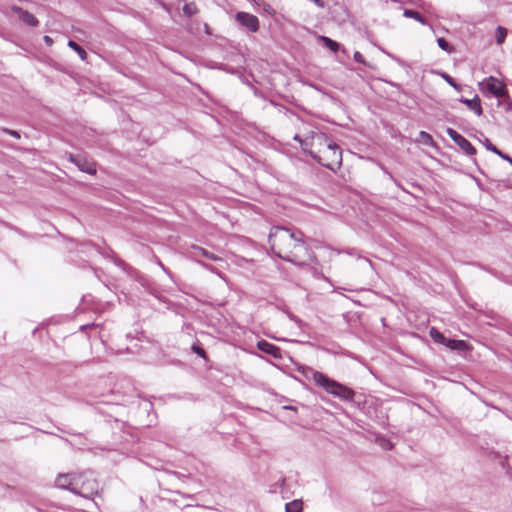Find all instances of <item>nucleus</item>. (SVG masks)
I'll return each instance as SVG.
<instances>
[{"instance_id":"16","label":"nucleus","mask_w":512,"mask_h":512,"mask_svg":"<svg viewBox=\"0 0 512 512\" xmlns=\"http://www.w3.org/2000/svg\"><path fill=\"white\" fill-rule=\"evenodd\" d=\"M456 144L466 153L469 155H472L475 153V148L472 146V144L464 137L460 138L459 141L456 142Z\"/></svg>"},{"instance_id":"13","label":"nucleus","mask_w":512,"mask_h":512,"mask_svg":"<svg viewBox=\"0 0 512 512\" xmlns=\"http://www.w3.org/2000/svg\"><path fill=\"white\" fill-rule=\"evenodd\" d=\"M192 255L194 257H198V256H204L206 258H209L213 261H218L220 260V258L218 256H216L215 254H212L210 252H208L207 250L201 248V247H193V252H192Z\"/></svg>"},{"instance_id":"5","label":"nucleus","mask_w":512,"mask_h":512,"mask_svg":"<svg viewBox=\"0 0 512 512\" xmlns=\"http://www.w3.org/2000/svg\"><path fill=\"white\" fill-rule=\"evenodd\" d=\"M316 160L326 168L335 171L342 163V151L338 145L331 141Z\"/></svg>"},{"instance_id":"17","label":"nucleus","mask_w":512,"mask_h":512,"mask_svg":"<svg viewBox=\"0 0 512 512\" xmlns=\"http://www.w3.org/2000/svg\"><path fill=\"white\" fill-rule=\"evenodd\" d=\"M418 143L424 144L426 146H433L434 141L431 135L425 131H421L416 140Z\"/></svg>"},{"instance_id":"14","label":"nucleus","mask_w":512,"mask_h":512,"mask_svg":"<svg viewBox=\"0 0 512 512\" xmlns=\"http://www.w3.org/2000/svg\"><path fill=\"white\" fill-rule=\"evenodd\" d=\"M318 40L321 41L332 52H337L339 50L340 45L329 37L321 35L318 36Z\"/></svg>"},{"instance_id":"9","label":"nucleus","mask_w":512,"mask_h":512,"mask_svg":"<svg viewBox=\"0 0 512 512\" xmlns=\"http://www.w3.org/2000/svg\"><path fill=\"white\" fill-rule=\"evenodd\" d=\"M14 11L17 14L18 18L20 20H22L24 23H26L27 25H29V26H37L38 25V20L30 12L25 11L21 8H15Z\"/></svg>"},{"instance_id":"3","label":"nucleus","mask_w":512,"mask_h":512,"mask_svg":"<svg viewBox=\"0 0 512 512\" xmlns=\"http://www.w3.org/2000/svg\"><path fill=\"white\" fill-rule=\"evenodd\" d=\"M72 493L84 498H92L98 493V483L91 472L76 474Z\"/></svg>"},{"instance_id":"22","label":"nucleus","mask_w":512,"mask_h":512,"mask_svg":"<svg viewBox=\"0 0 512 512\" xmlns=\"http://www.w3.org/2000/svg\"><path fill=\"white\" fill-rule=\"evenodd\" d=\"M403 14L407 18H413L422 24L425 23L424 18L417 11L406 9V10H404Z\"/></svg>"},{"instance_id":"1","label":"nucleus","mask_w":512,"mask_h":512,"mask_svg":"<svg viewBox=\"0 0 512 512\" xmlns=\"http://www.w3.org/2000/svg\"><path fill=\"white\" fill-rule=\"evenodd\" d=\"M272 251L278 257L298 266H306L315 261V256L303 240V233L292 232L284 227H274L269 234Z\"/></svg>"},{"instance_id":"26","label":"nucleus","mask_w":512,"mask_h":512,"mask_svg":"<svg viewBox=\"0 0 512 512\" xmlns=\"http://www.w3.org/2000/svg\"><path fill=\"white\" fill-rule=\"evenodd\" d=\"M447 134L455 141V143L457 141H459L460 138L463 137L462 135H460L458 132H456L455 130H453L451 128L447 129Z\"/></svg>"},{"instance_id":"20","label":"nucleus","mask_w":512,"mask_h":512,"mask_svg":"<svg viewBox=\"0 0 512 512\" xmlns=\"http://www.w3.org/2000/svg\"><path fill=\"white\" fill-rule=\"evenodd\" d=\"M485 146L488 150L494 152L495 154L500 156L502 159L512 162V159L508 155H506V154L502 153L500 150H498L488 139H486V141H485Z\"/></svg>"},{"instance_id":"10","label":"nucleus","mask_w":512,"mask_h":512,"mask_svg":"<svg viewBox=\"0 0 512 512\" xmlns=\"http://www.w3.org/2000/svg\"><path fill=\"white\" fill-rule=\"evenodd\" d=\"M460 101L462 103H464L476 115H478V116L482 115L483 109L481 107L480 98L477 95H475V97L473 99L462 98Z\"/></svg>"},{"instance_id":"28","label":"nucleus","mask_w":512,"mask_h":512,"mask_svg":"<svg viewBox=\"0 0 512 512\" xmlns=\"http://www.w3.org/2000/svg\"><path fill=\"white\" fill-rule=\"evenodd\" d=\"M44 42L46 45L51 46L53 44V39L49 36H44Z\"/></svg>"},{"instance_id":"4","label":"nucleus","mask_w":512,"mask_h":512,"mask_svg":"<svg viewBox=\"0 0 512 512\" xmlns=\"http://www.w3.org/2000/svg\"><path fill=\"white\" fill-rule=\"evenodd\" d=\"M295 139L301 143L303 150L307 151L315 160L331 142L325 134L320 132H312L304 140H300L296 135Z\"/></svg>"},{"instance_id":"24","label":"nucleus","mask_w":512,"mask_h":512,"mask_svg":"<svg viewBox=\"0 0 512 512\" xmlns=\"http://www.w3.org/2000/svg\"><path fill=\"white\" fill-rule=\"evenodd\" d=\"M183 13L190 17L197 13V6L194 3H187L183 7Z\"/></svg>"},{"instance_id":"7","label":"nucleus","mask_w":512,"mask_h":512,"mask_svg":"<svg viewBox=\"0 0 512 512\" xmlns=\"http://www.w3.org/2000/svg\"><path fill=\"white\" fill-rule=\"evenodd\" d=\"M237 20L251 32H256L259 28L258 18L246 12H239L236 15Z\"/></svg>"},{"instance_id":"6","label":"nucleus","mask_w":512,"mask_h":512,"mask_svg":"<svg viewBox=\"0 0 512 512\" xmlns=\"http://www.w3.org/2000/svg\"><path fill=\"white\" fill-rule=\"evenodd\" d=\"M479 90L487 95L494 96L498 99H502L507 96V88L503 81L499 80L496 77L489 76L479 82L478 84Z\"/></svg>"},{"instance_id":"23","label":"nucleus","mask_w":512,"mask_h":512,"mask_svg":"<svg viewBox=\"0 0 512 512\" xmlns=\"http://www.w3.org/2000/svg\"><path fill=\"white\" fill-rule=\"evenodd\" d=\"M430 336L433 338V340L435 342L442 343V344H445V342H446V338L444 337V335L440 331H438L436 328L430 329Z\"/></svg>"},{"instance_id":"18","label":"nucleus","mask_w":512,"mask_h":512,"mask_svg":"<svg viewBox=\"0 0 512 512\" xmlns=\"http://www.w3.org/2000/svg\"><path fill=\"white\" fill-rule=\"evenodd\" d=\"M68 46L79 55L81 60H83V61L86 60V58H87L86 51L82 47H80L76 42H74L73 40H69Z\"/></svg>"},{"instance_id":"8","label":"nucleus","mask_w":512,"mask_h":512,"mask_svg":"<svg viewBox=\"0 0 512 512\" xmlns=\"http://www.w3.org/2000/svg\"><path fill=\"white\" fill-rule=\"evenodd\" d=\"M76 474L75 473H67V474H59L55 480V485L61 489H68L72 492V488L74 487Z\"/></svg>"},{"instance_id":"30","label":"nucleus","mask_w":512,"mask_h":512,"mask_svg":"<svg viewBox=\"0 0 512 512\" xmlns=\"http://www.w3.org/2000/svg\"><path fill=\"white\" fill-rule=\"evenodd\" d=\"M6 132L9 133L10 135L14 136V137H17V138L20 137L19 134L16 131H14V130H6Z\"/></svg>"},{"instance_id":"15","label":"nucleus","mask_w":512,"mask_h":512,"mask_svg":"<svg viewBox=\"0 0 512 512\" xmlns=\"http://www.w3.org/2000/svg\"><path fill=\"white\" fill-rule=\"evenodd\" d=\"M448 348L452 350H464L467 347V344L463 340H454V339H446V342L444 344Z\"/></svg>"},{"instance_id":"12","label":"nucleus","mask_w":512,"mask_h":512,"mask_svg":"<svg viewBox=\"0 0 512 512\" xmlns=\"http://www.w3.org/2000/svg\"><path fill=\"white\" fill-rule=\"evenodd\" d=\"M73 161L76 163V165L80 168V170L86 172V173H89V174H95L96 173V168L94 166L93 163H89L85 160H75L73 159Z\"/></svg>"},{"instance_id":"25","label":"nucleus","mask_w":512,"mask_h":512,"mask_svg":"<svg viewBox=\"0 0 512 512\" xmlns=\"http://www.w3.org/2000/svg\"><path fill=\"white\" fill-rule=\"evenodd\" d=\"M437 43H438V46L442 50L447 51V52L450 51V46H449L448 42L444 38H438Z\"/></svg>"},{"instance_id":"21","label":"nucleus","mask_w":512,"mask_h":512,"mask_svg":"<svg viewBox=\"0 0 512 512\" xmlns=\"http://www.w3.org/2000/svg\"><path fill=\"white\" fill-rule=\"evenodd\" d=\"M286 512H301L302 510V502L299 500H294L290 503H287L285 506Z\"/></svg>"},{"instance_id":"11","label":"nucleus","mask_w":512,"mask_h":512,"mask_svg":"<svg viewBox=\"0 0 512 512\" xmlns=\"http://www.w3.org/2000/svg\"><path fill=\"white\" fill-rule=\"evenodd\" d=\"M258 348L265 352V353H268L270 355H273V356H276L277 353L279 352V348L276 347L275 345L265 341V340H262V341H259L258 342Z\"/></svg>"},{"instance_id":"2","label":"nucleus","mask_w":512,"mask_h":512,"mask_svg":"<svg viewBox=\"0 0 512 512\" xmlns=\"http://www.w3.org/2000/svg\"><path fill=\"white\" fill-rule=\"evenodd\" d=\"M313 381L322 387L327 393L332 394L343 400H351L354 397V391L341 383H338L321 372L310 369Z\"/></svg>"},{"instance_id":"27","label":"nucleus","mask_w":512,"mask_h":512,"mask_svg":"<svg viewBox=\"0 0 512 512\" xmlns=\"http://www.w3.org/2000/svg\"><path fill=\"white\" fill-rule=\"evenodd\" d=\"M353 57H354V60H355L356 62H358V63H361V64H365V63H366V62H365V59H364V57H363V55H362L360 52H358V51H356V52L354 53V56H353Z\"/></svg>"},{"instance_id":"29","label":"nucleus","mask_w":512,"mask_h":512,"mask_svg":"<svg viewBox=\"0 0 512 512\" xmlns=\"http://www.w3.org/2000/svg\"><path fill=\"white\" fill-rule=\"evenodd\" d=\"M445 79L451 86L456 88V84L454 83V80L450 76H446Z\"/></svg>"},{"instance_id":"19","label":"nucleus","mask_w":512,"mask_h":512,"mask_svg":"<svg viewBox=\"0 0 512 512\" xmlns=\"http://www.w3.org/2000/svg\"><path fill=\"white\" fill-rule=\"evenodd\" d=\"M506 36H507V29L502 26H498L495 31V38H496L497 44L498 45L503 44L506 39Z\"/></svg>"}]
</instances>
